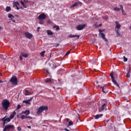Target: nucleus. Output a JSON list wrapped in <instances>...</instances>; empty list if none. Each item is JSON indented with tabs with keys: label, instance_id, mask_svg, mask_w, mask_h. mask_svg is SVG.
<instances>
[{
	"label": "nucleus",
	"instance_id": "1",
	"mask_svg": "<svg viewBox=\"0 0 131 131\" xmlns=\"http://www.w3.org/2000/svg\"><path fill=\"white\" fill-rule=\"evenodd\" d=\"M2 107L4 108L5 110H8V108H9L10 106V101H9V100L8 99H4L2 101Z\"/></svg>",
	"mask_w": 131,
	"mask_h": 131
},
{
	"label": "nucleus",
	"instance_id": "2",
	"mask_svg": "<svg viewBox=\"0 0 131 131\" xmlns=\"http://www.w3.org/2000/svg\"><path fill=\"white\" fill-rule=\"evenodd\" d=\"M48 106H40L36 112V114L38 115L40 114V113H42L43 111H48Z\"/></svg>",
	"mask_w": 131,
	"mask_h": 131
},
{
	"label": "nucleus",
	"instance_id": "3",
	"mask_svg": "<svg viewBox=\"0 0 131 131\" xmlns=\"http://www.w3.org/2000/svg\"><path fill=\"white\" fill-rule=\"evenodd\" d=\"M11 129H15V126L14 125L7 124L5 126L3 131H9L11 130Z\"/></svg>",
	"mask_w": 131,
	"mask_h": 131
},
{
	"label": "nucleus",
	"instance_id": "4",
	"mask_svg": "<svg viewBox=\"0 0 131 131\" xmlns=\"http://www.w3.org/2000/svg\"><path fill=\"white\" fill-rule=\"evenodd\" d=\"M10 81L12 83V84H18V79H17V77L15 75H13L11 77Z\"/></svg>",
	"mask_w": 131,
	"mask_h": 131
},
{
	"label": "nucleus",
	"instance_id": "5",
	"mask_svg": "<svg viewBox=\"0 0 131 131\" xmlns=\"http://www.w3.org/2000/svg\"><path fill=\"white\" fill-rule=\"evenodd\" d=\"M86 27V24H83V25H79L76 26V28L77 30H82V29L85 28Z\"/></svg>",
	"mask_w": 131,
	"mask_h": 131
},
{
	"label": "nucleus",
	"instance_id": "6",
	"mask_svg": "<svg viewBox=\"0 0 131 131\" xmlns=\"http://www.w3.org/2000/svg\"><path fill=\"white\" fill-rule=\"evenodd\" d=\"M105 30H101L99 29V35H101V37L102 38V39H103V40H104V41H108V40H107V39H106V38L105 37V34H104L103 33V31H104Z\"/></svg>",
	"mask_w": 131,
	"mask_h": 131
},
{
	"label": "nucleus",
	"instance_id": "7",
	"mask_svg": "<svg viewBox=\"0 0 131 131\" xmlns=\"http://www.w3.org/2000/svg\"><path fill=\"white\" fill-rule=\"evenodd\" d=\"M105 30H101L99 29V35H101V37L102 38V39H103V40H104V41H108V40H107V39H106V38L105 37V34H104L103 33V31H104Z\"/></svg>",
	"mask_w": 131,
	"mask_h": 131
},
{
	"label": "nucleus",
	"instance_id": "8",
	"mask_svg": "<svg viewBox=\"0 0 131 131\" xmlns=\"http://www.w3.org/2000/svg\"><path fill=\"white\" fill-rule=\"evenodd\" d=\"M37 19L38 20H45V19H47V15L44 13H42L37 17Z\"/></svg>",
	"mask_w": 131,
	"mask_h": 131
},
{
	"label": "nucleus",
	"instance_id": "9",
	"mask_svg": "<svg viewBox=\"0 0 131 131\" xmlns=\"http://www.w3.org/2000/svg\"><path fill=\"white\" fill-rule=\"evenodd\" d=\"M114 74L113 73H112L110 75L111 79H112V81H113V82L114 83H115V84L117 86H119V85H118V83H117V82H116V81L115 80V79H114V76H113Z\"/></svg>",
	"mask_w": 131,
	"mask_h": 131
},
{
	"label": "nucleus",
	"instance_id": "10",
	"mask_svg": "<svg viewBox=\"0 0 131 131\" xmlns=\"http://www.w3.org/2000/svg\"><path fill=\"white\" fill-rule=\"evenodd\" d=\"M25 35L27 37V38H28L29 39H30L32 37V34H30L29 32H25Z\"/></svg>",
	"mask_w": 131,
	"mask_h": 131
},
{
	"label": "nucleus",
	"instance_id": "11",
	"mask_svg": "<svg viewBox=\"0 0 131 131\" xmlns=\"http://www.w3.org/2000/svg\"><path fill=\"white\" fill-rule=\"evenodd\" d=\"M81 5H82V3L81 2H78L72 5L71 8L72 9V8H74V7H78L79 6H81Z\"/></svg>",
	"mask_w": 131,
	"mask_h": 131
},
{
	"label": "nucleus",
	"instance_id": "12",
	"mask_svg": "<svg viewBox=\"0 0 131 131\" xmlns=\"http://www.w3.org/2000/svg\"><path fill=\"white\" fill-rule=\"evenodd\" d=\"M115 23H116L115 29H117V30H119V29H120V28H121V25L117 21H116Z\"/></svg>",
	"mask_w": 131,
	"mask_h": 131
},
{
	"label": "nucleus",
	"instance_id": "13",
	"mask_svg": "<svg viewBox=\"0 0 131 131\" xmlns=\"http://www.w3.org/2000/svg\"><path fill=\"white\" fill-rule=\"evenodd\" d=\"M13 7H16V10H19L20 8H19L18 6H20V4L18 2H14L13 3Z\"/></svg>",
	"mask_w": 131,
	"mask_h": 131
},
{
	"label": "nucleus",
	"instance_id": "14",
	"mask_svg": "<svg viewBox=\"0 0 131 131\" xmlns=\"http://www.w3.org/2000/svg\"><path fill=\"white\" fill-rule=\"evenodd\" d=\"M2 119L5 121L6 123H8V122H10V121H11V119H10V118H7V116H5V117L3 118Z\"/></svg>",
	"mask_w": 131,
	"mask_h": 131
},
{
	"label": "nucleus",
	"instance_id": "15",
	"mask_svg": "<svg viewBox=\"0 0 131 131\" xmlns=\"http://www.w3.org/2000/svg\"><path fill=\"white\" fill-rule=\"evenodd\" d=\"M119 7H120L121 10H122V14L124 15V16H125L126 15V13H125V11H124V10H123V6L121 5H119Z\"/></svg>",
	"mask_w": 131,
	"mask_h": 131
},
{
	"label": "nucleus",
	"instance_id": "16",
	"mask_svg": "<svg viewBox=\"0 0 131 131\" xmlns=\"http://www.w3.org/2000/svg\"><path fill=\"white\" fill-rule=\"evenodd\" d=\"M21 114H26V115H29V114H30V111H29V110H26L25 111H23Z\"/></svg>",
	"mask_w": 131,
	"mask_h": 131
},
{
	"label": "nucleus",
	"instance_id": "17",
	"mask_svg": "<svg viewBox=\"0 0 131 131\" xmlns=\"http://www.w3.org/2000/svg\"><path fill=\"white\" fill-rule=\"evenodd\" d=\"M32 99H33V97L31 98L29 100H24L23 102L25 103L26 104H28L29 105H30V101H31V100H32Z\"/></svg>",
	"mask_w": 131,
	"mask_h": 131
},
{
	"label": "nucleus",
	"instance_id": "18",
	"mask_svg": "<svg viewBox=\"0 0 131 131\" xmlns=\"http://www.w3.org/2000/svg\"><path fill=\"white\" fill-rule=\"evenodd\" d=\"M79 35H72V34H70L69 36V37H70L71 38H72V37H77V38H76V39H78V38H79Z\"/></svg>",
	"mask_w": 131,
	"mask_h": 131
},
{
	"label": "nucleus",
	"instance_id": "19",
	"mask_svg": "<svg viewBox=\"0 0 131 131\" xmlns=\"http://www.w3.org/2000/svg\"><path fill=\"white\" fill-rule=\"evenodd\" d=\"M105 107H106V103H104L101 108L99 109V112H102L103 110H105Z\"/></svg>",
	"mask_w": 131,
	"mask_h": 131
},
{
	"label": "nucleus",
	"instance_id": "20",
	"mask_svg": "<svg viewBox=\"0 0 131 131\" xmlns=\"http://www.w3.org/2000/svg\"><path fill=\"white\" fill-rule=\"evenodd\" d=\"M25 93L26 96H29V95H32V94H33V92H30L28 90H26Z\"/></svg>",
	"mask_w": 131,
	"mask_h": 131
},
{
	"label": "nucleus",
	"instance_id": "21",
	"mask_svg": "<svg viewBox=\"0 0 131 131\" xmlns=\"http://www.w3.org/2000/svg\"><path fill=\"white\" fill-rule=\"evenodd\" d=\"M103 116V114H99V115H96L95 117V119H99L100 117H102Z\"/></svg>",
	"mask_w": 131,
	"mask_h": 131
},
{
	"label": "nucleus",
	"instance_id": "22",
	"mask_svg": "<svg viewBox=\"0 0 131 131\" xmlns=\"http://www.w3.org/2000/svg\"><path fill=\"white\" fill-rule=\"evenodd\" d=\"M47 34L48 35H53V32L52 31L48 30L47 31Z\"/></svg>",
	"mask_w": 131,
	"mask_h": 131
},
{
	"label": "nucleus",
	"instance_id": "23",
	"mask_svg": "<svg viewBox=\"0 0 131 131\" xmlns=\"http://www.w3.org/2000/svg\"><path fill=\"white\" fill-rule=\"evenodd\" d=\"M100 88H102L103 93H104V94L107 93V91H106V86H101Z\"/></svg>",
	"mask_w": 131,
	"mask_h": 131
},
{
	"label": "nucleus",
	"instance_id": "24",
	"mask_svg": "<svg viewBox=\"0 0 131 131\" xmlns=\"http://www.w3.org/2000/svg\"><path fill=\"white\" fill-rule=\"evenodd\" d=\"M20 4L21 5H22V6L24 7V8H25V9H26V8H27V6L26 5V4H25V3H24V2H23V1H21L20 2Z\"/></svg>",
	"mask_w": 131,
	"mask_h": 131
},
{
	"label": "nucleus",
	"instance_id": "25",
	"mask_svg": "<svg viewBox=\"0 0 131 131\" xmlns=\"http://www.w3.org/2000/svg\"><path fill=\"white\" fill-rule=\"evenodd\" d=\"M53 28H55L56 31H59V30H60V27H59V26H53Z\"/></svg>",
	"mask_w": 131,
	"mask_h": 131
},
{
	"label": "nucleus",
	"instance_id": "26",
	"mask_svg": "<svg viewBox=\"0 0 131 131\" xmlns=\"http://www.w3.org/2000/svg\"><path fill=\"white\" fill-rule=\"evenodd\" d=\"M126 77L128 78L130 77V70H129L127 72V73L126 75Z\"/></svg>",
	"mask_w": 131,
	"mask_h": 131
},
{
	"label": "nucleus",
	"instance_id": "27",
	"mask_svg": "<svg viewBox=\"0 0 131 131\" xmlns=\"http://www.w3.org/2000/svg\"><path fill=\"white\" fill-rule=\"evenodd\" d=\"M8 17L9 18H11V19H14V18H15V16H14V15H13L12 14H8Z\"/></svg>",
	"mask_w": 131,
	"mask_h": 131
},
{
	"label": "nucleus",
	"instance_id": "28",
	"mask_svg": "<svg viewBox=\"0 0 131 131\" xmlns=\"http://www.w3.org/2000/svg\"><path fill=\"white\" fill-rule=\"evenodd\" d=\"M39 24L41 25H43V23H45V21H43V19H39Z\"/></svg>",
	"mask_w": 131,
	"mask_h": 131
},
{
	"label": "nucleus",
	"instance_id": "29",
	"mask_svg": "<svg viewBox=\"0 0 131 131\" xmlns=\"http://www.w3.org/2000/svg\"><path fill=\"white\" fill-rule=\"evenodd\" d=\"M10 11H11V7H7L6 8V12H10Z\"/></svg>",
	"mask_w": 131,
	"mask_h": 131
},
{
	"label": "nucleus",
	"instance_id": "30",
	"mask_svg": "<svg viewBox=\"0 0 131 131\" xmlns=\"http://www.w3.org/2000/svg\"><path fill=\"white\" fill-rule=\"evenodd\" d=\"M45 54H46V51H43L40 53V55L41 57H43V56H45Z\"/></svg>",
	"mask_w": 131,
	"mask_h": 131
},
{
	"label": "nucleus",
	"instance_id": "31",
	"mask_svg": "<svg viewBox=\"0 0 131 131\" xmlns=\"http://www.w3.org/2000/svg\"><path fill=\"white\" fill-rule=\"evenodd\" d=\"M51 81H52V80H51V79H50V78H47V79H46V80H45V82H47V83H48V82H51Z\"/></svg>",
	"mask_w": 131,
	"mask_h": 131
},
{
	"label": "nucleus",
	"instance_id": "32",
	"mask_svg": "<svg viewBox=\"0 0 131 131\" xmlns=\"http://www.w3.org/2000/svg\"><path fill=\"white\" fill-rule=\"evenodd\" d=\"M114 11H116L117 12H119V11H120V8L115 7L114 8Z\"/></svg>",
	"mask_w": 131,
	"mask_h": 131
},
{
	"label": "nucleus",
	"instance_id": "33",
	"mask_svg": "<svg viewBox=\"0 0 131 131\" xmlns=\"http://www.w3.org/2000/svg\"><path fill=\"white\" fill-rule=\"evenodd\" d=\"M116 32L117 33V36H120V33H119V31L118 30H116Z\"/></svg>",
	"mask_w": 131,
	"mask_h": 131
},
{
	"label": "nucleus",
	"instance_id": "34",
	"mask_svg": "<svg viewBox=\"0 0 131 131\" xmlns=\"http://www.w3.org/2000/svg\"><path fill=\"white\" fill-rule=\"evenodd\" d=\"M91 63H95V62H96L97 59L96 58H94L93 59L91 60Z\"/></svg>",
	"mask_w": 131,
	"mask_h": 131
},
{
	"label": "nucleus",
	"instance_id": "35",
	"mask_svg": "<svg viewBox=\"0 0 131 131\" xmlns=\"http://www.w3.org/2000/svg\"><path fill=\"white\" fill-rule=\"evenodd\" d=\"M14 117H15V115H14V114H11V115H10L9 118L11 120V119H13V118H14Z\"/></svg>",
	"mask_w": 131,
	"mask_h": 131
},
{
	"label": "nucleus",
	"instance_id": "36",
	"mask_svg": "<svg viewBox=\"0 0 131 131\" xmlns=\"http://www.w3.org/2000/svg\"><path fill=\"white\" fill-rule=\"evenodd\" d=\"M23 57H25V58H27L28 57V55H27V54L24 53V54H21Z\"/></svg>",
	"mask_w": 131,
	"mask_h": 131
},
{
	"label": "nucleus",
	"instance_id": "37",
	"mask_svg": "<svg viewBox=\"0 0 131 131\" xmlns=\"http://www.w3.org/2000/svg\"><path fill=\"white\" fill-rule=\"evenodd\" d=\"M47 23L48 24H52L53 23V21H52V20H51V19H49L47 21Z\"/></svg>",
	"mask_w": 131,
	"mask_h": 131
},
{
	"label": "nucleus",
	"instance_id": "38",
	"mask_svg": "<svg viewBox=\"0 0 131 131\" xmlns=\"http://www.w3.org/2000/svg\"><path fill=\"white\" fill-rule=\"evenodd\" d=\"M1 120V121L3 122V125L4 126H5V125H6V123H7V122H6L5 121H4V120H2V119Z\"/></svg>",
	"mask_w": 131,
	"mask_h": 131
},
{
	"label": "nucleus",
	"instance_id": "39",
	"mask_svg": "<svg viewBox=\"0 0 131 131\" xmlns=\"http://www.w3.org/2000/svg\"><path fill=\"white\" fill-rule=\"evenodd\" d=\"M21 108V105L20 104L17 105V108H16L15 110H19Z\"/></svg>",
	"mask_w": 131,
	"mask_h": 131
},
{
	"label": "nucleus",
	"instance_id": "40",
	"mask_svg": "<svg viewBox=\"0 0 131 131\" xmlns=\"http://www.w3.org/2000/svg\"><path fill=\"white\" fill-rule=\"evenodd\" d=\"M103 18L105 20H107V19H108V16L105 15L103 17Z\"/></svg>",
	"mask_w": 131,
	"mask_h": 131
},
{
	"label": "nucleus",
	"instance_id": "41",
	"mask_svg": "<svg viewBox=\"0 0 131 131\" xmlns=\"http://www.w3.org/2000/svg\"><path fill=\"white\" fill-rule=\"evenodd\" d=\"M124 62H127V58L125 57V56H123Z\"/></svg>",
	"mask_w": 131,
	"mask_h": 131
},
{
	"label": "nucleus",
	"instance_id": "42",
	"mask_svg": "<svg viewBox=\"0 0 131 131\" xmlns=\"http://www.w3.org/2000/svg\"><path fill=\"white\" fill-rule=\"evenodd\" d=\"M20 118H21V119H25V116L22 115L20 117Z\"/></svg>",
	"mask_w": 131,
	"mask_h": 131
},
{
	"label": "nucleus",
	"instance_id": "43",
	"mask_svg": "<svg viewBox=\"0 0 131 131\" xmlns=\"http://www.w3.org/2000/svg\"><path fill=\"white\" fill-rule=\"evenodd\" d=\"M17 130L18 131H21L22 130V128H21V127L20 126H19L18 127H17Z\"/></svg>",
	"mask_w": 131,
	"mask_h": 131
},
{
	"label": "nucleus",
	"instance_id": "44",
	"mask_svg": "<svg viewBox=\"0 0 131 131\" xmlns=\"http://www.w3.org/2000/svg\"><path fill=\"white\" fill-rule=\"evenodd\" d=\"M69 125L70 126V125H73V122L72 121H70L69 122Z\"/></svg>",
	"mask_w": 131,
	"mask_h": 131
},
{
	"label": "nucleus",
	"instance_id": "45",
	"mask_svg": "<svg viewBox=\"0 0 131 131\" xmlns=\"http://www.w3.org/2000/svg\"><path fill=\"white\" fill-rule=\"evenodd\" d=\"M70 50H69L66 54V56H68V55H69V54H70Z\"/></svg>",
	"mask_w": 131,
	"mask_h": 131
},
{
	"label": "nucleus",
	"instance_id": "46",
	"mask_svg": "<svg viewBox=\"0 0 131 131\" xmlns=\"http://www.w3.org/2000/svg\"><path fill=\"white\" fill-rule=\"evenodd\" d=\"M28 119H29L30 120V119H32V117H30L29 116H28L27 118Z\"/></svg>",
	"mask_w": 131,
	"mask_h": 131
},
{
	"label": "nucleus",
	"instance_id": "47",
	"mask_svg": "<svg viewBox=\"0 0 131 131\" xmlns=\"http://www.w3.org/2000/svg\"><path fill=\"white\" fill-rule=\"evenodd\" d=\"M19 59L21 61H22V60H23V58L22 57V56L20 55L19 56Z\"/></svg>",
	"mask_w": 131,
	"mask_h": 131
},
{
	"label": "nucleus",
	"instance_id": "48",
	"mask_svg": "<svg viewBox=\"0 0 131 131\" xmlns=\"http://www.w3.org/2000/svg\"><path fill=\"white\" fill-rule=\"evenodd\" d=\"M39 29H40V27H38L37 28V31L38 32V31H39Z\"/></svg>",
	"mask_w": 131,
	"mask_h": 131
},
{
	"label": "nucleus",
	"instance_id": "49",
	"mask_svg": "<svg viewBox=\"0 0 131 131\" xmlns=\"http://www.w3.org/2000/svg\"><path fill=\"white\" fill-rule=\"evenodd\" d=\"M13 115H16V112L15 111H13Z\"/></svg>",
	"mask_w": 131,
	"mask_h": 131
},
{
	"label": "nucleus",
	"instance_id": "50",
	"mask_svg": "<svg viewBox=\"0 0 131 131\" xmlns=\"http://www.w3.org/2000/svg\"><path fill=\"white\" fill-rule=\"evenodd\" d=\"M28 116V115H26V116H25V118H27Z\"/></svg>",
	"mask_w": 131,
	"mask_h": 131
},
{
	"label": "nucleus",
	"instance_id": "51",
	"mask_svg": "<svg viewBox=\"0 0 131 131\" xmlns=\"http://www.w3.org/2000/svg\"><path fill=\"white\" fill-rule=\"evenodd\" d=\"M25 3H28V0H24Z\"/></svg>",
	"mask_w": 131,
	"mask_h": 131
},
{
	"label": "nucleus",
	"instance_id": "52",
	"mask_svg": "<svg viewBox=\"0 0 131 131\" xmlns=\"http://www.w3.org/2000/svg\"><path fill=\"white\" fill-rule=\"evenodd\" d=\"M12 22H13L14 23H15L16 22V20H15L14 19H12Z\"/></svg>",
	"mask_w": 131,
	"mask_h": 131
},
{
	"label": "nucleus",
	"instance_id": "53",
	"mask_svg": "<svg viewBox=\"0 0 131 131\" xmlns=\"http://www.w3.org/2000/svg\"><path fill=\"white\" fill-rule=\"evenodd\" d=\"M47 73L48 74H50V73L49 72V71L48 70H46Z\"/></svg>",
	"mask_w": 131,
	"mask_h": 131
},
{
	"label": "nucleus",
	"instance_id": "54",
	"mask_svg": "<svg viewBox=\"0 0 131 131\" xmlns=\"http://www.w3.org/2000/svg\"><path fill=\"white\" fill-rule=\"evenodd\" d=\"M95 27H99V26H98L97 24L95 25Z\"/></svg>",
	"mask_w": 131,
	"mask_h": 131
},
{
	"label": "nucleus",
	"instance_id": "55",
	"mask_svg": "<svg viewBox=\"0 0 131 131\" xmlns=\"http://www.w3.org/2000/svg\"><path fill=\"white\" fill-rule=\"evenodd\" d=\"M101 26H102V24H99V25L98 26V27H101Z\"/></svg>",
	"mask_w": 131,
	"mask_h": 131
},
{
	"label": "nucleus",
	"instance_id": "56",
	"mask_svg": "<svg viewBox=\"0 0 131 131\" xmlns=\"http://www.w3.org/2000/svg\"><path fill=\"white\" fill-rule=\"evenodd\" d=\"M27 127H28V128H31V126H28Z\"/></svg>",
	"mask_w": 131,
	"mask_h": 131
},
{
	"label": "nucleus",
	"instance_id": "57",
	"mask_svg": "<svg viewBox=\"0 0 131 131\" xmlns=\"http://www.w3.org/2000/svg\"><path fill=\"white\" fill-rule=\"evenodd\" d=\"M3 82H4V81L0 80V83H3Z\"/></svg>",
	"mask_w": 131,
	"mask_h": 131
},
{
	"label": "nucleus",
	"instance_id": "58",
	"mask_svg": "<svg viewBox=\"0 0 131 131\" xmlns=\"http://www.w3.org/2000/svg\"><path fill=\"white\" fill-rule=\"evenodd\" d=\"M64 130H66V131H69V130L68 129H67V128H65Z\"/></svg>",
	"mask_w": 131,
	"mask_h": 131
},
{
	"label": "nucleus",
	"instance_id": "59",
	"mask_svg": "<svg viewBox=\"0 0 131 131\" xmlns=\"http://www.w3.org/2000/svg\"><path fill=\"white\" fill-rule=\"evenodd\" d=\"M70 120L69 119H67V121H69Z\"/></svg>",
	"mask_w": 131,
	"mask_h": 131
},
{
	"label": "nucleus",
	"instance_id": "60",
	"mask_svg": "<svg viewBox=\"0 0 131 131\" xmlns=\"http://www.w3.org/2000/svg\"><path fill=\"white\" fill-rule=\"evenodd\" d=\"M2 29H3V28L1 26H0V30Z\"/></svg>",
	"mask_w": 131,
	"mask_h": 131
},
{
	"label": "nucleus",
	"instance_id": "61",
	"mask_svg": "<svg viewBox=\"0 0 131 131\" xmlns=\"http://www.w3.org/2000/svg\"><path fill=\"white\" fill-rule=\"evenodd\" d=\"M129 29H130V30H131V26L129 27Z\"/></svg>",
	"mask_w": 131,
	"mask_h": 131
},
{
	"label": "nucleus",
	"instance_id": "62",
	"mask_svg": "<svg viewBox=\"0 0 131 131\" xmlns=\"http://www.w3.org/2000/svg\"><path fill=\"white\" fill-rule=\"evenodd\" d=\"M17 118H19V115H17Z\"/></svg>",
	"mask_w": 131,
	"mask_h": 131
},
{
	"label": "nucleus",
	"instance_id": "63",
	"mask_svg": "<svg viewBox=\"0 0 131 131\" xmlns=\"http://www.w3.org/2000/svg\"><path fill=\"white\" fill-rule=\"evenodd\" d=\"M57 68V66H55V67H54V68Z\"/></svg>",
	"mask_w": 131,
	"mask_h": 131
},
{
	"label": "nucleus",
	"instance_id": "64",
	"mask_svg": "<svg viewBox=\"0 0 131 131\" xmlns=\"http://www.w3.org/2000/svg\"><path fill=\"white\" fill-rule=\"evenodd\" d=\"M96 83L98 84V81H96Z\"/></svg>",
	"mask_w": 131,
	"mask_h": 131
}]
</instances>
